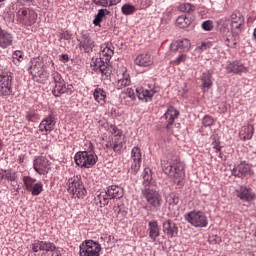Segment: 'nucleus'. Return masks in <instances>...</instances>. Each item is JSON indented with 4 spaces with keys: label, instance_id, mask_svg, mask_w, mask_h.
<instances>
[{
    "label": "nucleus",
    "instance_id": "obj_1",
    "mask_svg": "<svg viewBox=\"0 0 256 256\" xmlns=\"http://www.w3.org/2000/svg\"><path fill=\"white\" fill-rule=\"evenodd\" d=\"M141 195L142 199H145L146 201V207H144L146 211L157 213V211L161 209V205H163V197L153 186L142 188Z\"/></svg>",
    "mask_w": 256,
    "mask_h": 256
},
{
    "label": "nucleus",
    "instance_id": "obj_2",
    "mask_svg": "<svg viewBox=\"0 0 256 256\" xmlns=\"http://www.w3.org/2000/svg\"><path fill=\"white\" fill-rule=\"evenodd\" d=\"M161 168L166 175H170V177L174 178L176 185H183V179H185V167L183 166V163L162 160Z\"/></svg>",
    "mask_w": 256,
    "mask_h": 256
},
{
    "label": "nucleus",
    "instance_id": "obj_3",
    "mask_svg": "<svg viewBox=\"0 0 256 256\" xmlns=\"http://www.w3.org/2000/svg\"><path fill=\"white\" fill-rule=\"evenodd\" d=\"M103 127L106 131H110V133L114 135L112 140H108L106 142V149H113L114 153H121V149H123V145H125V136H123V131L108 122L104 123Z\"/></svg>",
    "mask_w": 256,
    "mask_h": 256
},
{
    "label": "nucleus",
    "instance_id": "obj_4",
    "mask_svg": "<svg viewBox=\"0 0 256 256\" xmlns=\"http://www.w3.org/2000/svg\"><path fill=\"white\" fill-rule=\"evenodd\" d=\"M229 19L222 18L217 21L218 25H220V33L222 35V41H224V45L229 47L230 49H236L237 44L239 43V34H235L229 31V27H227V22Z\"/></svg>",
    "mask_w": 256,
    "mask_h": 256
},
{
    "label": "nucleus",
    "instance_id": "obj_5",
    "mask_svg": "<svg viewBox=\"0 0 256 256\" xmlns=\"http://www.w3.org/2000/svg\"><path fill=\"white\" fill-rule=\"evenodd\" d=\"M66 185L67 191L72 196V199H85V195H87V189H85V184H83L81 176L70 177Z\"/></svg>",
    "mask_w": 256,
    "mask_h": 256
},
{
    "label": "nucleus",
    "instance_id": "obj_6",
    "mask_svg": "<svg viewBox=\"0 0 256 256\" xmlns=\"http://www.w3.org/2000/svg\"><path fill=\"white\" fill-rule=\"evenodd\" d=\"M52 79L54 81V87L52 89L54 97L73 95V85L67 84L59 72L52 73Z\"/></svg>",
    "mask_w": 256,
    "mask_h": 256
},
{
    "label": "nucleus",
    "instance_id": "obj_7",
    "mask_svg": "<svg viewBox=\"0 0 256 256\" xmlns=\"http://www.w3.org/2000/svg\"><path fill=\"white\" fill-rule=\"evenodd\" d=\"M98 159L96 153L91 151H79L74 156L76 165L81 169H91L97 164Z\"/></svg>",
    "mask_w": 256,
    "mask_h": 256
},
{
    "label": "nucleus",
    "instance_id": "obj_8",
    "mask_svg": "<svg viewBox=\"0 0 256 256\" xmlns=\"http://www.w3.org/2000/svg\"><path fill=\"white\" fill-rule=\"evenodd\" d=\"M184 219L187 223H190L192 227H196L197 229H203V227L209 225V218H207L205 212L199 210H192L186 213Z\"/></svg>",
    "mask_w": 256,
    "mask_h": 256
},
{
    "label": "nucleus",
    "instance_id": "obj_9",
    "mask_svg": "<svg viewBox=\"0 0 256 256\" xmlns=\"http://www.w3.org/2000/svg\"><path fill=\"white\" fill-rule=\"evenodd\" d=\"M17 21L24 27H33L37 23V12L31 8H20L16 13Z\"/></svg>",
    "mask_w": 256,
    "mask_h": 256
},
{
    "label": "nucleus",
    "instance_id": "obj_10",
    "mask_svg": "<svg viewBox=\"0 0 256 256\" xmlns=\"http://www.w3.org/2000/svg\"><path fill=\"white\" fill-rule=\"evenodd\" d=\"M13 94V73L2 72L0 74V97H9Z\"/></svg>",
    "mask_w": 256,
    "mask_h": 256
},
{
    "label": "nucleus",
    "instance_id": "obj_11",
    "mask_svg": "<svg viewBox=\"0 0 256 256\" xmlns=\"http://www.w3.org/2000/svg\"><path fill=\"white\" fill-rule=\"evenodd\" d=\"M101 253V244L95 240H85L80 245V256H99Z\"/></svg>",
    "mask_w": 256,
    "mask_h": 256
},
{
    "label": "nucleus",
    "instance_id": "obj_12",
    "mask_svg": "<svg viewBox=\"0 0 256 256\" xmlns=\"http://www.w3.org/2000/svg\"><path fill=\"white\" fill-rule=\"evenodd\" d=\"M57 125V119L55 118V113L50 112L39 124V131L43 135H49L51 131L55 129Z\"/></svg>",
    "mask_w": 256,
    "mask_h": 256
},
{
    "label": "nucleus",
    "instance_id": "obj_13",
    "mask_svg": "<svg viewBox=\"0 0 256 256\" xmlns=\"http://www.w3.org/2000/svg\"><path fill=\"white\" fill-rule=\"evenodd\" d=\"M131 159L132 164L130 168V173L132 175H137L139 170L141 169V161L143 159V155L141 154V148L135 146L131 150Z\"/></svg>",
    "mask_w": 256,
    "mask_h": 256
},
{
    "label": "nucleus",
    "instance_id": "obj_14",
    "mask_svg": "<svg viewBox=\"0 0 256 256\" xmlns=\"http://www.w3.org/2000/svg\"><path fill=\"white\" fill-rule=\"evenodd\" d=\"M43 58H32L29 62L28 73L32 77H41L43 74V69H45V63H43Z\"/></svg>",
    "mask_w": 256,
    "mask_h": 256
},
{
    "label": "nucleus",
    "instance_id": "obj_15",
    "mask_svg": "<svg viewBox=\"0 0 256 256\" xmlns=\"http://www.w3.org/2000/svg\"><path fill=\"white\" fill-rule=\"evenodd\" d=\"M33 253H39V251H46V253H54L57 251V246L53 242L34 240L31 244Z\"/></svg>",
    "mask_w": 256,
    "mask_h": 256
},
{
    "label": "nucleus",
    "instance_id": "obj_16",
    "mask_svg": "<svg viewBox=\"0 0 256 256\" xmlns=\"http://www.w3.org/2000/svg\"><path fill=\"white\" fill-rule=\"evenodd\" d=\"M33 167L39 175H47L51 171V162L46 157L40 156L34 160Z\"/></svg>",
    "mask_w": 256,
    "mask_h": 256
},
{
    "label": "nucleus",
    "instance_id": "obj_17",
    "mask_svg": "<svg viewBox=\"0 0 256 256\" xmlns=\"http://www.w3.org/2000/svg\"><path fill=\"white\" fill-rule=\"evenodd\" d=\"M79 42L80 49H83L86 53L93 52V48L95 47V41L91 38V35L88 33L82 34L79 38H77Z\"/></svg>",
    "mask_w": 256,
    "mask_h": 256
},
{
    "label": "nucleus",
    "instance_id": "obj_18",
    "mask_svg": "<svg viewBox=\"0 0 256 256\" xmlns=\"http://www.w3.org/2000/svg\"><path fill=\"white\" fill-rule=\"evenodd\" d=\"M162 229H163L164 235H167L169 239H173V237H177V234L179 233V227L171 219H167L162 223Z\"/></svg>",
    "mask_w": 256,
    "mask_h": 256
},
{
    "label": "nucleus",
    "instance_id": "obj_19",
    "mask_svg": "<svg viewBox=\"0 0 256 256\" xmlns=\"http://www.w3.org/2000/svg\"><path fill=\"white\" fill-rule=\"evenodd\" d=\"M236 196L241 201L250 202L255 200V193L253 192V189L247 186H240L238 189H236Z\"/></svg>",
    "mask_w": 256,
    "mask_h": 256
},
{
    "label": "nucleus",
    "instance_id": "obj_20",
    "mask_svg": "<svg viewBox=\"0 0 256 256\" xmlns=\"http://www.w3.org/2000/svg\"><path fill=\"white\" fill-rule=\"evenodd\" d=\"M155 93H157V90H155V88H136V95L138 99H140V101H144V103H149V101H152Z\"/></svg>",
    "mask_w": 256,
    "mask_h": 256
},
{
    "label": "nucleus",
    "instance_id": "obj_21",
    "mask_svg": "<svg viewBox=\"0 0 256 256\" xmlns=\"http://www.w3.org/2000/svg\"><path fill=\"white\" fill-rule=\"evenodd\" d=\"M226 71L234 75H241V73H247V67L239 61H229L226 65Z\"/></svg>",
    "mask_w": 256,
    "mask_h": 256
},
{
    "label": "nucleus",
    "instance_id": "obj_22",
    "mask_svg": "<svg viewBox=\"0 0 256 256\" xmlns=\"http://www.w3.org/2000/svg\"><path fill=\"white\" fill-rule=\"evenodd\" d=\"M91 67L96 73H101L102 75H109V64L103 61V58H96L92 61Z\"/></svg>",
    "mask_w": 256,
    "mask_h": 256
},
{
    "label": "nucleus",
    "instance_id": "obj_23",
    "mask_svg": "<svg viewBox=\"0 0 256 256\" xmlns=\"http://www.w3.org/2000/svg\"><path fill=\"white\" fill-rule=\"evenodd\" d=\"M191 49V41L189 39L177 40L170 45V51L177 53V51H188Z\"/></svg>",
    "mask_w": 256,
    "mask_h": 256
},
{
    "label": "nucleus",
    "instance_id": "obj_24",
    "mask_svg": "<svg viewBox=\"0 0 256 256\" xmlns=\"http://www.w3.org/2000/svg\"><path fill=\"white\" fill-rule=\"evenodd\" d=\"M13 45V34L0 27V49H7Z\"/></svg>",
    "mask_w": 256,
    "mask_h": 256
},
{
    "label": "nucleus",
    "instance_id": "obj_25",
    "mask_svg": "<svg viewBox=\"0 0 256 256\" xmlns=\"http://www.w3.org/2000/svg\"><path fill=\"white\" fill-rule=\"evenodd\" d=\"M148 235L152 241H157V237L161 235V227L157 220H151L148 222Z\"/></svg>",
    "mask_w": 256,
    "mask_h": 256
},
{
    "label": "nucleus",
    "instance_id": "obj_26",
    "mask_svg": "<svg viewBox=\"0 0 256 256\" xmlns=\"http://www.w3.org/2000/svg\"><path fill=\"white\" fill-rule=\"evenodd\" d=\"M251 173V166L247 163H240L238 166L232 169V175L234 177H247Z\"/></svg>",
    "mask_w": 256,
    "mask_h": 256
},
{
    "label": "nucleus",
    "instance_id": "obj_27",
    "mask_svg": "<svg viewBox=\"0 0 256 256\" xmlns=\"http://www.w3.org/2000/svg\"><path fill=\"white\" fill-rule=\"evenodd\" d=\"M135 65H138V67H151L153 65V56L148 53L139 54L135 59Z\"/></svg>",
    "mask_w": 256,
    "mask_h": 256
},
{
    "label": "nucleus",
    "instance_id": "obj_28",
    "mask_svg": "<svg viewBox=\"0 0 256 256\" xmlns=\"http://www.w3.org/2000/svg\"><path fill=\"white\" fill-rule=\"evenodd\" d=\"M131 85V76L127 73V69H122V77L115 82V87L117 89H124V87H129Z\"/></svg>",
    "mask_w": 256,
    "mask_h": 256
},
{
    "label": "nucleus",
    "instance_id": "obj_29",
    "mask_svg": "<svg viewBox=\"0 0 256 256\" xmlns=\"http://www.w3.org/2000/svg\"><path fill=\"white\" fill-rule=\"evenodd\" d=\"M202 90L207 91L213 87V71L208 70L207 72L202 73Z\"/></svg>",
    "mask_w": 256,
    "mask_h": 256
},
{
    "label": "nucleus",
    "instance_id": "obj_30",
    "mask_svg": "<svg viewBox=\"0 0 256 256\" xmlns=\"http://www.w3.org/2000/svg\"><path fill=\"white\" fill-rule=\"evenodd\" d=\"M177 117H179V111L175 109V107L170 106L164 114L168 129L169 125H173V123H175V119H177Z\"/></svg>",
    "mask_w": 256,
    "mask_h": 256
},
{
    "label": "nucleus",
    "instance_id": "obj_31",
    "mask_svg": "<svg viewBox=\"0 0 256 256\" xmlns=\"http://www.w3.org/2000/svg\"><path fill=\"white\" fill-rule=\"evenodd\" d=\"M106 193H108L109 199H121L123 197V188L117 185L108 186Z\"/></svg>",
    "mask_w": 256,
    "mask_h": 256
},
{
    "label": "nucleus",
    "instance_id": "obj_32",
    "mask_svg": "<svg viewBox=\"0 0 256 256\" xmlns=\"http://www.w3.org/2000/svg\"><path fill=\"white\" fill-rule=\"evenodd\" d=\"M255 133V127L253 124H248L247 126L242 127L240 131V137L243 141H249L253 139V134Z\"/></svg>",
    "mask_w": 256,
    "mask_h": 256
},
{
    "label": "nucleus",
    "instance_id": "obj_33",
    "mask_svg": "<svg viewBox=\"0 0 256 256\" xmlns=\"http://www.w3.org/2000/svg\"><path fill=\"white\" fill-rule=\"evenodd\" d=\"M193 23V18L187 15H181L176 19V25L180 29H187Z\"/></svg>",
    "mask_w": 256,
    "mask_h": 256
},
{
    "label": "nucleus",
    "instance_id": "obj_34",
    "mask_svg": "<svg viewBox=\"0 0 256 256\" xmlns=\"http://www.w3.org/2000/svg\"><path fill=\"white\" fill-rule=\"evenodd\" d=\"M93 97L97 103L100 105H105V99H107V94L105 90L101 88H96L93 92Z\"/></svg>",
    "mask_w": 256,
    "mask_h": 256
},
{
    "label": "nucleus",
    "instance_id": "obj_35",
    "mask_svg": "<svg viewBox=\"0 0 256 256\" xmlns=\"http://www.w3.org/2000/svg\"><path fill=\"white\" fill-rule=\"evenodd\" d=\"M109 199L111 198H109V194L107 192L100 193L95 197L96 205H99L100 207H105L109 205Z\"/></svg>",
    "mask_w": 256,
    "mask_h": 256
},
{
    "label": "nucleus",
    "instance_id": "obj_36",
    "mask_svg": "<svg viewBox=\"0 0 256 256\" xmlns=\"http://www.w3.org/2000/svg\"><path fill=\"white\" fill-rule=\"evenodd\" d=\"M111 47H113L111 43H106L101 47L102 56L106 57V61H111V57L115 54V51Z\"/></svg>",
    "mask_w": 256,
    "mask_h": 256
},
{
    "label": "nucleus",
    "instance_id": "obj_37",
    "mask_svg": "<svg viewBox=\"0 0 256 256\" xmlns=\"http://www.w3.org/2000/svg\"><path fill=\"white\" fill-rule=\"evenodd\" d=\"M106 15H111V12L107 9H100L93 20V25H95V27H99Z\"/></svg>",
    "mask_w": 256,
    "mask_h": 256
},
{
    "label": "nucleus",
    "instance_id": "obj_38",
    "mask_svg": "<svg viewBox=\"0 0 256 256\" xmlns=\"http://www.w3.org/2000/svg\"><path fill=\"white\" fill-rule=\"evenodd\" d=\"M121 0H93L92 3L97 7H113V5H118Z\"/></svg>",
    "mask_w": 256,
    "mask_h": 256
},
{
    "label": "nucleus",
    "instance_id": "obj_39",
    "mask_svg": "<svg viewBox=\"0 0 256 256\" xmlns=\"http://www.w3.org/2000/svg\"><path fill=\"white\" fill-rule=\"evenodd\" d=\"M178 11H180V13H195V10L197 9V7H195V5L191 4V3H182L179 4L177 7Z\"/></svg>",
    "mask_w": 256,
    "mask_h": 256
},
{
    "label": "nucleus",
    "instance_id": "obj_40",
    "mask_svg": "<svg viewBox=\"0 0 256 256\" xmlns=\"http://www.w3.org/2000/svg\"><path fill=\"white\" fill-rule=\"evenodd\" d=\"M245 27V20L244 21H238V22H231V33H234L235 35H241V32L243 31V28Z\"/></svg>",
    "mask_w": 256,
    "mask_h": 256
},
{
    "label": "nucleus",
    "instance_id": "obj_41",
    "mask_svg": "<svg viewBox=\"0 0 256 256\" xmlns=\"http://www.w3.org/2000/svg\"><path fill=\"white\" fill-rule=\"evenodd\" d=\"M151 181H153V176L151 175V169L145 168L143 172L144 187H153V185H151Z\"/></svg>",
    "mask_w": 256,
    "mask_h": 256
},
{
    "label": "nucleus",
    "instance_id": "obj_42",
    "mask_svg": "<svg viewBox=\"0 0 256 256\" xmlns=\"http://www.w3.org/2000/svg\"><path fill=\"white\" fill-rule=\"evenodd\" d=\"M26 119L27 121H29L30 123H33L35 121H37V119H39V113L37 112V110L30 108L27 112H26Z\"/></svg>",
    "mask_w": 256,
    "mask_h": 256
},
{
    "label": "nucleus",
    "instance_id": "obj_43",
    "mask_svg": "<svg viewBox=\"0 0 256 256\" xmlns=\"http://www.w3.org/2000/svg\"><path fill=\"white\" fill-rule=\"evenodd\" d=\"M28 191L29 193H31V195H33L34 197H37V195H41V193H43V184L36 183Z\"/></svg>",
    "mask_w": 256,
    "mask_h": 256
},
{
    "label": "nucleus",
    "instance_id": "obj_44",
    "mask_svg": "<svg viewBox=\"0 0 256 256\" xmlns=\"http://www.w3.org/2000/svg\"><path fill=\"white\" fill-rule=\"evenodd\" d=\"M231 23H239V21H245V16L239 12V10H235L231 16Z\"/></svg>",
    "mask_w": 256,
    "mask_h": 256
},
{
    "label": "nucleus",
    "instance_id": "obj_45",
    "mask_svg": "<svg viewBox=\"0 0 256 256\" xmlns=\"http://www.w3.org/2000/svg\"><path fill=\"white\" fill-rule=\"evenodd\" d=\"M121 11H122L123 15H133V13H135V11H137V9L135 8V6H133L131 4H124L121 7Z\"/></svg>",
    "mask_w": 256,
    "mask_h": 256
},
{
    "label": "nucleus",
    "instance_id": "obj_46",
    "mask_svg": "<svg viewBox=\"0 0 256 256\" xmlns=\"http://www.w3.org/2000/svg\"><path fill=\"white\" fill-rule=\"evenodd\" d=\"M167 203L169 204V209H171V207H177V205H179V196L170 194L167 197Z\"/></svg>",
    "mask_w": 256,
    "mask_h": 256
},
{
    "label": "nucleus",
    "instance_id": "obj_47",
    "mask_svg": "<svg viewBox=\"0 0 256 256\" xmlns=\"http://www.w3.org/2000/svg\"><path fill=\"white\" fill-rule=\"evenodd\" d=\"M3 173H4V179L6 181H16L17 179V173L16 172H13L11 170H3Z\"/></svg>",
    "mask_w": 256,
    "mask_h": 256
},
{
    "label": "nucleus",
    "instance_id": "obj_48",
    "mask_svg": "<svg viewBox=\"0 0 256 256\" xmlns=\"http://www.w3.org/2000/svg\"><path fill=\"white\" fill-rule=\"evenodd\" d=\"M36 181L37 180L31 178L30 176L23 177V183H24L27 191L30 190L32 188V186H34L36 184Z\"/></svg>",
    "mask_w": 256,
    "mask_h": 256
},
{
    "label": "nucleus",
    "instance_id": "obj_49",
    "mask_svg": "<svg viewBox=\"0 0 256 256\" xmlns=\"http://www.w3.org/2000/svg\"><path fill=\"white\" fill-rule=\"evenodd\" d=\"M24 53L23 51L16 50L12 54V59L14 60V63L17 61L18 63H21L23 61Z\"/></svg>",
    "mask_w": 256,
    "mask_h": 256
},
{
    "label": "nucleus",
    "instance_id": "obj_50",
    "mask_svg": "<svg viewBox=\"0 0 256 256\" xmlns=\"http://www.w3.org/2000/svg\"><path fill=\"white\" fill-rule=\"evenodd\" d=\"M214 123L215 120L209 115L204 116V118L202 119V125L204 127H211Z\"/></svg>",
    "mask_w": 256,
    "mask_h": 256
},
{
    "label": "nucleus",
    "instance_id": "obj_51",
    "mask_svg": "<svg viewBox=\"0 0 256 256\" xmlns=\"http://www.w3.org/2000/svg\"><path fill=\"white\" fill-rule=\"evenodd\" d=\"M187 61V55L186 54H180L176 59L172 60V65H181V63H185Z\"/></svg>",
    "mask_w": 256,
    "mask_h": 256
},
{
    "label": "nucleus",
    "instance_id": "obj_52",
    "mask_svg": "<svg viewBox=\"0 0 256 256\" xmlns=\"http://www.w3.org/2000/svg\"><path fill=\"white\" fill-rule=\"evenodd\" d=\"M203 31H213V22L211 20H206L201 25Z\"/></svg>",
    "mask_w": 256,
    "mask_h": 256
},
{
    "label": "nucleus",
    "instance_id": "obj_53",
    "mask_svg": "<svg viewBox=\"0 0 256 256\" xmlns=\"http://www.w3.org/2000/svg\"><path fill=\"white\" fill-rule=\"evenodd\" d=\"M60 39H64V41H71L73 39V34L66 30L60 34Z\"/></svg>",
    "mask_w": 256,
    "mask_h": 256
},
{
    "label": "nucleus",
    "instance_id": "obj_54",
    "mask_svg": "<svg viewBox=\"0 0 256 256\" xmlns=\"http://www.w3.org/2000/svg\"><path fill=\"white\" fill-rule=\"evenodd\" d=\"M210 243H212V245H219V243H221V237L217 235L210 237Z\"/></svg>",
    "mask_w": 256,
    "mask_h": 256
},
{
    "label": "nucleus",
    "instance_id": "obj_55",
    "mask_svg": "<svg viewBox=\"0 0 256 256\" xmlns=\"http://www.w3.org/2000/svg\"><path fill=\"white\" fill-rule=\"evenodd\" d=\"M126 93L130 99H135V90L132 88H127Z\"/></svg>",
    "mask_w": 256,
    "mask_h": 256
},
{
    "label": "nucleus",
    "instance_id": "obj_56",
    "mask_svg": "<svg viewBox=\"0 0 256 256\" xmlns=\"http://www.w3.org/2000/svg\"><path fill=\"white\" fill-rule=\"evenodd\" d=\"M59 59L62 63H68L69 62V55L67 54H62L59 56Z\"/></svg>",
    "mask_w": 256,
    "mask_h": 256
},
{
    "label": "nucleus",
    "instance_id": "obj_57",
    "mask_svg": "<svg viewBox=\"0 0 256 256\" xmlns=\"http://www.w3.org/2000/svg\"><path fill=\"white\" fill-rule=\"evenodd\" d=\"M197 51H207V43L202 42L201 45L197 46Z\"/></svg>",
    "mask_w": 256,
    "mask_h": 256
},
{
    "label": "nucleus",
    "instance_id": "obj_58",
    "mask_svg": "<svg viewBox=\"0 0 256 256\" xmlns=\"http://www.w3.org/2000/svg\"><path fill=\"white\" fill-rule=\"evenodd\" d=\"M5 179V174L3 172V170L0 171V183L1 181H3Z\"/></svg>",
    "mask_w": 256,
    "mask_h": 256
},
{
    "label": "nucleus",
    "instance_id": "obj_59",
    "mask_svg": "<svg viewBox=\"0 0 256 256\" xmlns=\"http://www.w3.org/2000/svg\"><path fill=\"white\" fill-rule=\"evenodd\" d=\"M45 61H47L48 63H51V64H52V67H54L55 63H53V60H51V58L46 57V58H45Z\"/></svg>",
    "mask_w": 256,
    "mask_h": 256
},
{
    "label": "nucleus",
    "instance_id": "obj_60",
    "mask_svg": "<svg viewBox=\"0 0 256 256\" xmlns=\"http://www.w3.org/2000/svg\"><path fill=\"white\" fill-rule=\"evenodd\" d=\"M213 149H215L216 151H221V146L215 145V146L213 147Z\"/></svg>",
    "mask_w": 256,
    "mask_h": 256
},
{
    "label": "nucleus",
    "instance_id": "obj_61",
    "mask_svg": "<svg viewBox=\"0 0 256 256\" xmlns=\"http://www.w3.org/2000/svg\"><path fill=\"white\" fill-rule=\"evenodd\" d=\"M219 157L220 159H223V153L220 152Z\"/></svg>",
    "mask_w": 256,
    "mask_h": 256
},
{
    "label": "nucleus",
    "instance_id": "obj_62",
    "mask_svg": "<svg viewBox=\"0 0 256 256\" xmlns=\"http://www.w3.org/2000/svg\"><path fill=\"white\" fill-rule=\"evenodd\" d=\"M3 145V141L0 140V147Z\"/></svg>",
    "mask_w": 256,
    "mask_h": 256
},
{
    "label": "nucleus",
    "instance_id": "obj_63",
    "mask_svg": "<svg viewBox=\"0 0 256 256\" xmlns=\"http://www.w3.org/2000/svg\"><path fill=\"white\" fill-rule=\"evenodd\" d=\"M3 1H5V0H0V3L3 2Z\"/></svg>",
    "mask_w": 256,
    "mask_h": 256
}]
</instances>
